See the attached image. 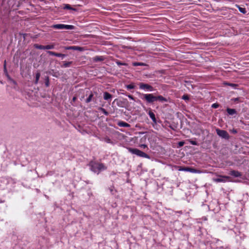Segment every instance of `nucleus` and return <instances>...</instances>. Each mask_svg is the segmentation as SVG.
<instances>
[{
	"instance_id": "nucleus-41",
	"label": "nucleus",
	"mask_w": 249,
	"mask_h": 249,
	"mask_svg": "<svg viewBox=\"0 0 249 249\" xmlns=\"http://www.w3.org/2000/svg\"><path fill=\"white\" fill-rule=\"evenodd\" d=\"M76 99V97H73V98H72V100L73 101H74Z\"/></svg>"
},
{
	"instance_id": "nucleus-4",
	"label": "nucleus",
	"mask_w": 249,
	"mask_h": 249,
	"mask_svg": "<svg viewBox=\"0 0 249 249\" xmlns=\"http://www.w3.org/2000/svg\"><path fill=\"white\" fill-rule=\"evenodd\" d=\"M52 27L53 29H67L72 30L73 29L74 27L71 25H65L63 24H58L52 25Z\"/></svg>"
},
{
	"instance_id": "nucleus-8",
	"label": "nucleus",
	"mask_w": 249,
	"mask_h": 249,
	"mask_svg": "<svg viewBox=\"0 0 249 249\" xmlns=\"http://www.w3.org/2000/svg\"><path fill=\"white\" fill-rule=\"evenodd\" d=\"M230 177L226 176H220L218 178L213 179V180L216 182H226L230 179Z\"/></svg>"
},
{
	"instance_id": "nucleus-25",
	"label": "nucleus",
	"mask_w": 249,
	"mask_h": 249,
	"mask_svg": "<svg viewBox=\"0 0 249 249\" xmlns=\"http://www.w3.org/2000/svg\"><path fill=\"white\" fill-rule=\"evenodd\" d=\"M238 8H239V10L241 13H243V14L246 13L247 11H246V10L245 8H242V7H240L239 6H238Z\"/></svg>"
},
{
	"instance_id": "nucleus-34",
	"label": "nucleus",
	"mask_w": 249,
	"mask_h": 249,
	"mask_svg": "<svg viewBox=\"0 0 249 249\" xmlns=\"http://www.w3.org/2000/svg\"><path fill=\"white\" fill-rule=\"evenodd\" d=\"M101 110H102V111L106 115H107L108 114V112L106 111V110L104 109V108H101Z\"/></svg>"
},
{
	"instance_id": "nucleus-20",
	"label": "nucleus",
	"mask_w": 249,
	"mask_h": 249,
	"mask_svg": "<svg viewBox=\"0 0 249 249\" xmlns=\"http://www.w3.org/2000/svg\"><path fill=\"white\" fill-rule=\"evenodd\" d=\"M40 76V73L39 72H37L36 74V79L35 81V84H37L38 83Z\"/></svg>"
},
{
	"instance_id": "nucleus-29",
	"label": "nucleus",
	"mask_w": 249,
	"mask_h": 249,
	"mask_svg": "<svg viewBox=\"0 0 249 249\" xmlns=\"http://www.w3.org/2000/svg\"><path fill=\"white\" fill-rule=\"evenodd\" d=\"M182 99L185 100H188L189 99V96L187 95H184Z\"/></svg>"
},
{
	"instance_id": "nucleus-35",
	"label": "nucleus",
	"mask_w": 249,
	"mask_h": 249,
	"mask_svg": "<svg viewBox=\"0 0 249 249\" xmlns=\"http://www.w3.org/2000/svg\"><path fill=\"white\" fill-rule=\"evenodd\" d=\"M184 144V142H178V145L179 146H182Z\"/></svg>"
},
{
	"instance_id": "nucleus-28",
	"label": "nucleus",
	"mask_w": 249,
	"mask_h": 249,
	"mask_svg": "<svg viewBox=\"0 0 249 249\" xmlns=\"http://www.w3.org/2000/svg\"><path fill=\"white\" fill-rule=\"evenodd\" d=\"M219 106L218 104L214 103L212 105V107L214 108H216Z\"/></svg>"
},
{
	"instance_id": "nucleus-5",
	"label": "nucleus",
	"mask_w": 249,
	"mask_h": 249,
	"mask_svg": "<svg viewBox=\"0 0 249 249\" xmlns=\"http://www.w3.org/2000/svg\"><path fill=\"white\" fill-rule=\"evenodd\" d=\"M143 97L142 98L144 99L148 103H153L156 101V96L153 94H143Z\"/></svg>"
},
{
	"instance_id": "nucleus-11",
	"label": "nucleus",
	"mask_w": 249,
	"mask_h": 249,
	"mask_svg": "<svg viewBox=\"0 0 249 249\" xmlns=\"http://www.w3.org/2000/svg\"><path fill=\"white\" fill-rule=\"evenodd\" d=\"M230 175L235 177H239L242 175L240 172L235 170H232L230 171Z\"/></svg>"
},
{
	"instance_id": "nucleus-38",
	"label": "nucleus",
	"mask_w": 249,
	"mask_h": 249,
	"mask_svg": "<svg viewBox=\"0 0 249 249\" xmlns=\"http://www.w3.org/2000/svg\"><path fill=\"white\" fill-rule=\"evenodd\" d=\"M45 85L47 87L49 86V79H47V80L45 82Z\"/></svg>"
},
{
	"instance_id": "nucleus-9",
	"label": "nucleus",
	"mask_w": 249,
	"mask_h": 249,
	"mask_svg": "<svg viewBox=\"0 0 249 249\" xmlns=\"http://www.w3.org/2000/svg\"><path fill=\"white\" fill-rule=\"evenodd\" d=\"M182 170L184 171L190 172L193 173H201V172L200 170H196V169H195L192 168H189V167L184 168L182 169Z\"/></svg>"
},
{
	"instance_id": "nucleus-37",
	"label": "nucleus",
	"mask_w": 249,
	"mask_h": 249,
	"mask_svg": "<svg viewBox=\"0 0 249 249\" xmlns=\"http://www.w3.org/2000/svg\"><path fill=\"white\" fill-rule=\"evenodd\" d=\"M127 96H128V97L129 98H130V99L133 100H134V97H133V96H132L131 95H128Z\"/></svg>"
},
{
	"instance_id": "nucleus-42",
	"label": "nucleus",
	"mask_w": 249,
	"mask_h": 249,
	"mask_svg": "<svg viewBox=\"0 0 249 249\" xmlns=\"http://www.w3.org/2000/svg\"><path fill=\"white\" fill-rule=\"evenodd\" d=\"M41 1H43V0H40Z\"/></svg>"
},
{
	"instance_id": "nucleus-21",
	"label": "nucleus",
	"mask_w": 249,
	"mask_h": 249,
	"mask_svg": "<svg viewBox=\"0 0 249 249\" xmlns=\"http://www.w3.org/2000/svg\"><path fill=\"white\" fill-rule=\"evenodd\" d=\"M133 65L134 66H145L146 65L142 62H134L133 63Z\"/></svg>"
},
{
	"instance_id": "nucleus-13",
	"label": "nucleus",
	"mask_w": 249,
	"mask_h": 249,
	"mask_svg": "<svg viewBox=\"0 0 249 249\" xmlns=\"http://www.w3.org/2000/svg\"><path fill=\"white\" fill-rule=\"evenodd\" d=\"M4 72L8 80H12V78L9 75L7 70V69H6V60L4 61Z\"/></svg>"
},
{
	"instance_id": "nucleus-18",
	"label": "nucleus",
	"mask_w": 249,
	"mask_h": 249,
	"mask_svg": "<svg viewBox=\"0 0 249 249\" xmlns=\"http://www.w3.org/2000/svg\"><path fill=\"white\" fill-rule=\"evenodd\" d=\"M227 111L229 115H233L236 113V111L235 109L228 108Z\"/></svg>"
},
{
	"instance_id": "nucleus-26",
	"label": "nucleus",
	"mask_w": 249,
	"mask_h": 249,
	"mask_svg": "<svg viewBox=\"0 0 249 249\" xmlns=\"http://www.w3.org/2000/svg\"><path fill=\"white\" fill-rule=\"evenodd\" d=\"M64 8L65 9H72V8L71 7V5L68 4H65Z\"/></svg>"
},
{
	"instance_id": "nucleus-7",
	"label": "nucleus",
	"mask_w": 249,
	"mask_h": 249,
	"mask_svg": "<svg viewBox=\"0 0 249 249\" xmlns=\"http://www.w3.org/2000/svg\"><path fill=\"white\" fill-rule=\"evenodd\" d=\"M139 87L140 89H141L146 90L150 91L154 90V88L152 86L144 83H140L139 84Z\"/></svg>"
},
{
	"instance_id": "nucleus-39",
	"label": "nucleus",
	"mask_w": 249,
	"mask_h": 249,
	"mask_svg": "<svg viewBox=\"0 0 249 249\" xmlns=\"http://www.w3.org/2000/svg\"><path fill=\"white\" fill-rule=\"evenodd\" d=\"M9 80L10 81H11L14 84H15V85L17 84V82L14 80H13L12 78V80Z\"/></svg>"
},
{
	"instance_id": "nucleus-3",
	"label": "nucleus",
	"mask_w": 249,
	"mask_h": 249,
	"mask_svg": "<svg viewBox=\"0 0 249 249\" xmlns=\"http://www.w3.org/2000/svg\"><path fill=\"white\" fill-rule=\"evenodd\" d=\"M127 100L125 99H116L112 103V106L116 107V106L124 107L126 105Z\"/></svg>"
},
{
	"instance_id": "nucleus-43",
	"label": "nucleus",
	"mask_w": 249,
	"mask_h": 249,
	"mask_svg": "<svg viewBox=\"0 0 249 249\" xmlns=\"http://www.w3.org/2000/svg\"><path fill=\"white\" fill-rule=\"evenodd\" d=\"M248 1H249V0H247Z\"/></svg>"
},
{
	"instance_id": "nucleus-16",
	"label": "nucleus",
	"mask_w": 249,
	"mask_h": 249,
	"mask_svg": "<svg viewBox=\"0 0 249 249\" xmlns=\"http://www.w3.org/2000/svg\"><path fill=\"white\" fill-rule=\"evenodd\" d=\"M156 101H159L161 102H164L167 101V99L161 95H159V96H156Z\"/></svg>"
},
{
	"instance_id": "nucleus-1",
	"label": "nucleus",
	"mask_w": 249,
	"mask_h": 249,
	"mask_svg": "<svg viewBox=\"0 0 249 249\" xmlns=\"http://www.w3.org/2000/svg\"><path fill=\"white\" fill-rule=\"evenodd\" d=\"M90 170L97 174L106 169V167L102 164L97 162L91 161L89 163Z\"/></svg>"
},
{
	"instance_id": "nucleus-2",
	"label": "nucleus",
	"mask_w": 249,
	"mask_h": 249,
	"mask_svg": "<svg viewBox=\"0 0 249 249\" xmlns=\"http://www.w3.org/2000/svg\"><path fill=\"white\" fill-rule=\"evenodd\" d=\"M128 151L131 153L136 155L140 157L145 158L147 159L150 158L149 156L147 154L144 153L143 152L140 150L138 149L129 148Z\"/></svg>"
},
{
	"instance_id": "nucleus-23",
	"label": "nucleus",
	"mask_w": 249,
	"mask_h": 249,
	"mask_svg": "<svg viewBox=\"0 0 249 249\" xmlns=\"http://www.w3.org/2000/svg\"><path fill=\"white\" fill-rule=\"evenodd\" d=\"M126 88L127 89H133L135 88V86L133 84H129L126 86Z\"/></svg>"
},
{
	"instance_id": "nucleus-31",
	"label": "nucleus",
	"mask_w": 249,
	"mask_h": 249,
	"mask_svg": "<svg viewBox=\"0 0 249 249\" xmlns=\"http://www.w3.org/2000/svg\"><path fill=\"white\" fill-rule=\"evenodd\" d=\"M234 102H241L240 98H235L231 99Z\"/></svg>"
},
{
	"instance_id": "nucleus-6",
	"label": "nucleus",
	"mask_w": 249,
	"mask_h": 249,
	"mask_svg": "<svg viewBox=\"0 0 249 249\" xmlns=\"http://www.w3.org/2000/svg\"><path fill=\"white\" fill-rule=\"evenodd\" d=\"M216 131L217 134L222 138L225 139H229V135L226 131L217 128L216 129Z\"/></svg>"
},
{
	"instance_id": "nucleus-30",
	"label": "nucleus",
	"mask_w": 249,
	"mask_h": 249,
	"mask_svg": "<svg viewBox=\"0 0 249 249\" xmlns=\"http://www.w3.org/2000/svg\"><path fill=\"white\" fill-rule=\"evenodd\" d=\"M190 142L191 144L194 145H197L198 144L197 142L196 141H193V140L190 141Z\"/></svg>"
},
{
	"instance_id": "nucleus-17",
	"label": "nucleus",
	"mask_w": 249,
	"mask_h": 249,
	"mask_svg": "<svg viewBox=\"0 0 249 249\" xmlns=\"http://www.w3.org/2000/svg\"><path fill=\"white\" fill-rule=\"evenodd\" d=\"M71 64H72V61H69V62L64 61V62H63V65L61 66V67L68 68V67H70V66Z\"/></svg>"
},
{
	"instance_id": "nucleus-40",
	"label": "nucleus",
	"mask_w": 249,
	"mask_h": 249,
	"mask_svg": "<svg viewBox=\"0 0 249 249\" xmlns=\"http://www.w3.org/2000/svg\"><path fill=\"white\" fill-rule=\"evenodd\" d=\"M232 132L234 133H236L237 132V130L236 129H233L232 130Z\"/></svg>"
},
{
	"instance_id": "nucleus-14",
	"label": "nucleus",
	"mask_w": 249,
	"mask_h": 249,
	"mask_svg": "<svg viewBox=\"0 0 249 249\" xmlns=\"http://www.w3.org/2000/svg\"><path fill=\"white\" fill-rule=\"evenodd\" d=\"M118 125L120 127H130V124L123 121L119 122L118 123Z\"/></svg>"
},
{
	"instance_id": "nucleus-10",
	"label": "nucleus",
	"mask_w": 249,
	"mask_h": 249,
	"mask_svg": "<svg viewBox=\"0 0 249 249\" xmlns=\"http://www.w3.org/2000/svg\"><path fill=\"white\" fill-rule=\"evenodd\" d=\"M47 53L51 55H53L57 57H61L62 58H64L66 56V55L63 53H56L54 52L49 51L47 52Z\"/></svg>"
},
{
	"instance_id": "nucleus-22",
	"label": "nucleus",
	"mask_w": 249,
	"mask_h": 249,
	"mask_svg": "<svg viewBox=\"0 0 249 249\" xmlns=\"http://www.w3.org/2000/svg\"><path fill=\"white\" fill-rule=\"evenodd\" d=\"M54 48V45H48L45 46V50L53 49Z\"/></svg>"
},
{
	"instance_id": "nucleus-33",
	"label": "nucleus",
	"mask_w": 249,
	"mask_h": 249,
	"mask_svg": "<svg viewBox=\"0 0 249 249\" xmlns=\"http://www.w3.org/2000/svg\"><path fill=\"white\" fill-rule=\"evenodd\" d=\"M225 85H229V86H230L231 87H234L235 86H236V84H231V83H225Z\"/></svg>"
},
{
	"instance_id": "nucleus-32",
	"label": "nucleus",
	"mask_w": 249,
	"mask_h": 249,
	"mask_svg": "<svg viewBox=\"0 0 249 249\" xmlns=\"http://www.w3.org/2000/svg\"><path fill=\"white\" fill-rule=\"evenodd\" d=\"M116 63L118 65H127V64L125 63H121L120 62V61H116Z\"/></svg>"
},
{
	"instance_id": "nucleus-36",
	"label": "nucleus",
	"mask_w": 249,
	"mask_h": 249,
	"mask_svg": "<svg viewBox=\"0 0 249 249\" xmlns=\"http://www.w3.org/2000/svg\"><path fill=\"white\" fill-rule=\"evenodd\" d=\"M140 147L142 148H147V146L146 144H141L140 145Z\"/></svg>"
},
{
	"instance_id": "nucleus-19",
	"label": "nucleus",
	"mask_w": 249,
	"mask_h": 249,
	"mask_svg": "<svg viewBox=\"0 0 249 249\" xmlns=\"http://www.w3.org/2000/svg\"><path fill=\"white\" fill-rule=\"evenodd\" d=\"M34 47L35 48L37 49L45 50V46L36 44L34 45Z\"/></svg>"
},
{
	"instance_id": "nucleus-24",
	"label": "nucleus",
	"mask_w": 249,
	"mask_h": 249,
	"mask_svg": "<svg viewBox=\"0 0 249 249\" xmlns=\"http://www.w3.org/2000/svg\"><path fill=\"white\" fill-rule=\"evenodd\" d=\"M93 97L92 94H90L88 98L86 99V103H88L90 102L91 101L92 98Z\"/></svg>"
},
{
	"instance_id": "nucleus-15",
	"label": "nucleus",
	"mask_w": 249,
	"mask_h": 249,
	"mask_svg": "<svg viewBox=\"0 0 249 249\" xmlns=\"http://www.w3.org/2000/svg\"><path fill=\"white\" fill-rule=\"evenodd\" d=\"M148 114H149V117H150V118L152 120L153 122L154 123H157V120H156V119L155 115L154 113L153 112L150 111L148 112Z\"/></svg>"
},
{
	"instance_id": "nucleus-12",
	"label": "nucleus",
	"mask_w": 249,
	"mask_h": 249,
	"mask_svg": "<svg viewBox=\"0 0 249 249\" xmlns=\"http://www.w3.org/2000/svg\"><path fill=\"white\" fill-rule=\"evenodd\" d=\"M65 49L66 50H81V48L80 47L76 46H69V47H65Z\"/></svg>"
},
{
	"instance_id": "nucleus-27",
	"label": "nucleus",
	"mask_w": 249,
	"mask_h": 249,
	"mask_svg": "<svg viewBox=\"0 0 249 249\" xmlns=\"http://www.w3.org/2000/svg\"><path fill=\"white\" fill-rule=\"evenodd\" d=\"M104 99L106 100L109 99V93L106 92L104 94Z\"/></svg>"
}]
</instances>
